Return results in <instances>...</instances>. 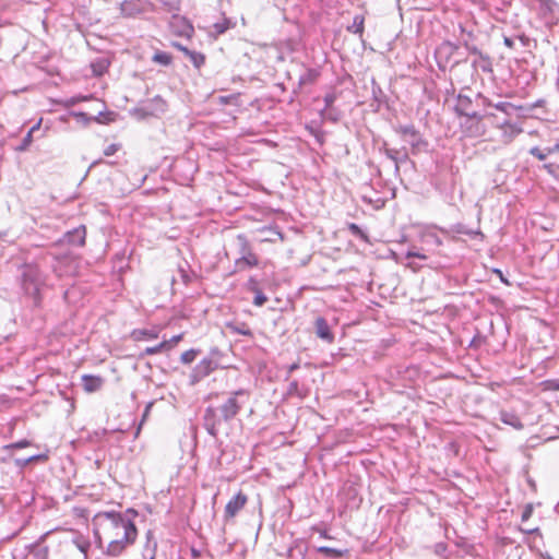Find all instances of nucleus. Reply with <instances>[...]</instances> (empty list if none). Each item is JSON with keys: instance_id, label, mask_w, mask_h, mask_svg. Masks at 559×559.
Returning <instances> with one entry per match:
<instances>
[{"instance_id": "31", "label": "nucleus", "mask_w": 559, "mask_h": 559, "mask_svg": "<svg viewBox=\"0 0 559 559\" xmlns=\"http://www.w3.org/2000/svg\"><path fill=\"white\" fill-rule=\"evenodd\" d=\"M185 56L189 58V60L192 62V64L195 68H200L205 62V57L203 53L193 51V50H185Z\"/></svg>"}, {"instance_id": "37", "label": "nucleus", "mask_w": 559, "mask_h": 559, "mask_svg": "<svg viewBox=\"0 0 559 559\" xmlns=\"http://www.w3.org/2000/svg\"><path fill=\"white\" fill-rule=\"evenodd\" d=\"M200 354V349H194V348H191L189 350H186L181 354L180 356V361L183 364V365H189L191 364L195 358L197 356Z\"/></svg>"}, {"instance_id": "61", "label": "nucleus", "mask_w": 559, "mask_h": 559, "mask_svg": "<svg viewBox=\"0 0 559 559\" xmlns=\"http://www.w3.org/2000/svg\"><path fill=\"white\" fill-rule=\"evenodd\" d=\"M408 266H411L413 270H417V269H418V267H417L415 264H413V263H409V264H408Z\"/></svg>"}, {"instance_id": "48", "label": "nucleus", "mask_w": 559, "mask_h": 559, "mask_svg": "<svg viewBox=\"0 0 559 559\" xmlns=\"http://www.w3.org/2000/svg\"><path fill=\"white\" fill-rule=\"evenodd\" d=\"M464 46L472 55H476L477 57H480V55H483V52L474 45H468L467 43H465Z\"/></svg>"}, {"instance_id": "29", "label": "nucleus", "mask_w": 559, "mask_h": 559, "mask_svg": "<svg viewBox=\"0 0 559 559\" xmlns=\"http://www.w3.org/2000/svg\"><path fill=\"white\" fill-rule=\"evenodd\" d=\"M121 13L128 16L134 15L141 12L139 3L136 1H123L120 5Z\"/></svg>"}, {"instance_id": "63", "label": "nucleus", "mask_w": 559, "mask_h": 559, "mask_svg": "<svg viewBox=\"0 0 559 559\" xmlns=\"http://www.w3.org/2000/svg\"><path fill=\"white\" fill-rule=\"evenodd\" d=\"M407 159V154H404L403 160Z\"/></svg>"}, {"instance_id": "13", "label": "nucleus", "mask_w": 559, "mask_h": 559, "mask_svg": "<svg viewBox=\"0 0 559 559\" xmlns=\"http://www.w3.org/2000/svg\"><path fill=\"white\" fill-rule=\"evenodd\" d=\"M167 104L160 96H155L143 104L141 110L145 116H157L166 111Z\"/></svg>"}, {"instance_id": "47", "label": "nucleus", "mask_w": 559, "mask_h": 559, "mask_svg": "<svg viewBox=\"0 0 559 559\" xmlns=\"http://www.w3.org/2000/svg\"><path fill=\"white\" fill-rule=\"evenodd\" d=\"M532 514H533V507H532V504H527L522 512V516H521L522 521L523 522L527 521L532 516Z\"/></svg>"}, {"instance_id": "45", "label": "nucleus", "mask_w": 559, "mask_h": 559, "mask_svg": "<svg viewBox=\"0 0 559 559\" xmlns=\"http://www.w3.org/2000/svg\"><path fill=\"white\" fill-rule=\"evenodd\" d=\"M120 148V146L118 144H110L108 145L105 150H104V155L105 156H111L114 154H116L118 152V150Z\"/></svg>"}, {"instance_id": "64", "label": "nucleus", "mask_w": 559, "mask_h": 559, "mask_svg": "<svg viewBox=\"0 0 559 559\" xmlns=\"http://www.w3.org/2000/svg\"><path fill=\"white\" fill-rule=\"evenodd\" d=\"M13 559H16L15 557H13Z\"/></svg>"}, {"instance_id": "39", "label": "nucleus", "mask_w": 559, "mask_h": 559, "mask_svg": "<svg viewBox=\"0 0 559 559\" xmlns=\"http://www.w3.org/2000/svg\"><path fill=\"white\" fill-rule=\"evenodd\" d=\"M231 26V22L228 19H224L222 22H217L213 25L216 34L221 35L229 29Z\"/></svg>"}, {"instance_id": "15", "label": "nucleus", "mask_w": 559, "mask_h": 559, "mask_svg": "<svg viewBox=\"0 0 559 559\" xmlns=\"http://www.w3.org/2000/svg\"><path fill=\"white\" fill-rule=\"evenodd\" d=\"M86 229L81 225L64 235V240L70 246L82 247L85 243Z\"/></svg>"}, {"instance_id": "26", "label": "nucleus", "mask_w": 559, "mask_h": 559, "mask_svg": "<svg viewBox=\"0 0 559 559\" xmlns=\"http://www.w3.org/2000/svg\"><path fill=\"white\" fill-rule=\"evenodd\" d=\"M131 336L134 341L155 340L158 337V333L155 330L135 329Z\"/></svg>"}, {"instance_id": "32", "label": "nucleus", "mask_w": 559, "mask_h": 559, "mask_svg": "<svg viewBox=\"0 0 559 559\" xmlns=\"http://www.w3.org/2000/svg\"><path fill=\"white\" fill-rule=\"evenodd\" d=\"M152 60L155 62V63H158V64H162V66H169L171 63V56L168 53V52H165V51H156L153 57H152Z\"/></svg>"}, {"instance_id": "54", "label": "nucleus", "mask_w": 559, "mask_h": 559, "mask_svg": "<svg viewBox=\"0 0 559 559\" xmlns=\"http://www.w3.org/2000/svg\"><path fill=\"white\" fill-rule=\"evenodd\" d=\"M153 406V402H150L145 409H144V413H143V419L148 415L150 411H151V407Z\"/></svg>"}, {"instance_id": "5", "label": "nucleus", "mask_w": 559, "mask_h": 559, "mask_svg": "<svg viewBox=\"0 0 559 559\" xmlns=\"http://www.w3.org/2000/svg\"><path fill=\"white\" fill-rule=\"evenodd\" d=\"M394 131L409 144L411 153L414 155L425 151L428 146V142L423 138L421 133L414 124H400L394 127Z\"/></svg>"}, {"instance_id": "17", "label": "nucleus", "mask_w": 559, "mask_h": 559, "mask_svg": "<svg viewBox=\"0 0 559 559\" xmlns=\"http://www.w3.org/2000/svg\"><path fill=\"white\" fill-rule=\"evenodd\" d=\"M104 384V380L99 376L93 374H83L82 376V385L84 391L88 393L96 392L102 389Z\"/></svg>"}, {"instance_id": "16", "label": "nucleus", "mask_w": 559, "mask_h": 559, "mask_svg": "<svg viewBox=\"0 0 559 559\" xmlns=\"http://www.w3.org/2000/svg\"><path fill=\"white\" fill-rule=\"evenodd\" d=\"M440 231L445 235L449 234V231H452V233L460 234V235H467L472 238H475V237H479L480 239L484 238V234L480 231V229H471L462 223L452 225L449 230L445 228H440Z\"/></svg>"}, {"instance_id": "55", "label": "nucleus", "mask_w": 559, "mask_h": 559, "mask_svg": "<svg viewBox=\"0 0 559 559\" xmlns=\"http://www.w3.org/2000/svg\"><path fill=\"white\" fill-rule=\"evenodd\" d=\"M180 273H181L182 281H183L185 283H188V282H189V276H188V274H187L183 270H180Z\"/></svg>"}, {"instance_id": "34", "label": "nucleus", "mask_w": 559, "mask_h": 559, "mask_svg": "<svg viewBox=\"0 0 559 559\" xmlns=\"http://www.w3.org/2000/svg\"><path fill=\"white\" fill-rule=\"evenodd\" d=\"M423 240L425 243L435 246V247H440L443 243L442 239L433 231L425 233L423 236Z\"/></svg>"}, {"instance_id": "25", "label": "nucleus", "mask_w": 559, "mask_h": 559, "mask_svg": "<svg viewBox=\"0 0 559 559\" xmlns=\"http://www.w3.org/2000/svg\"><path fill=\"white\" fill-rule=\"evenodd\" d=\"M110 61L107 58H97L91 63L92 72L96 76L103 75L109 68Z\"/></svg>"}, {"instance_id": "28", "label": "nucleus", "mask_w": 559, "mask_h": 559, "mask_svg": "<svg viewBox=\"0 0 559 559\" xmlns=\"http://www.w3.org/2000/svg\"><path fill=\"white\" fill-rule=\"evenodd\" d=\"M317 551L332 559L342 558L347 552V550L336 549L328 546H320L317 548Z\"/></svg>"}, {"instance_id": "43", "label": "nucleus", "mask_w": 559, "mask_h": 559, "mask_svg": "<svg viewBox=\"0 0 559 559\" xmlns=\"http://www.w3.org/2000/svg\"><path fill=\"white\" fill-rule=\"evenodd\" d=\"M405 258L406 259L417 258V259H420V260H427L428 259V257L425 253H423L421 251H419V250H408L405 253Z\"/></svg>"}, {"instance_id": "59", "label": "nucleus", "mask_w": 559, "mask_h": 559, "mask_svg": "<svg viewBox=\"0 0 559 559\" xmlns=\"http://www.w3.org/2000/svg\"><path fill=\"white\" fill-rule=\"evenodd\" d=\"M495 272H496L497 274H499V276H500V278H501V281H502L503 283L509 284V282L504 278V276L502 275V272H501L500 270H495Z\"/></svg>"}, {"instance_id": "22", "label": "nucleus", "mask_w": 559, "mask_h": 559, "mask_svg": "<svg viewBox=\"0 0 559 559\" xmlns=\"http://www.w3.org/2000/svg\"><path fill=\"white\" fill-rule=\"evenodd\" d=\"M371 94L373 102L377 104L378 110L381 105L386 103V95L374 79L371 81Z\"/></svg>"}, {"instance_id": "50", "label": "nucleus", "mask_w": 559, "mask_h": 559, "mask_svg": "<svg viewBox=\"0 0 559 559\" xmlns=\"http://www.w3.org/2000/svg\"><path fill=\"white\" fill-rule=\"evenodd\" d=\"M503 43L509 48H513L514 47V40L511 37L504 36Z\"/></svg>"}, {"instance_id": "49", "label": "nucleus", "mask_w": 559, "mask_h": 559, "mask_svg": "<svg viewBox=\"0 0 559 559\" xmlns=\"http://www.w3.org/2000/svg\"><path fill=\"white\" fill-rule=\"evenodd\" d=\"M41 457H44V456L43 455H32V456L23 460L22 465H26L27 463L34 462L36 460H40Z\"/></svg>"}, {"instance_id": "44", "label": "nucleus", "mask_w": 559, "mask_h": 559, "mask_svg": "<svg viewBox=\"0 0 559 559\" xmlns=\"http://www.w3.org/2000/svg\"><path fill=\"white\" fill-rule=\"evenodd\" d=\"M183 337V334L180 333L178 335H174L170 340L163 341L162 343H167L166 350L173 348L176 344H178Z\"/></svg>"}, {"instance_id": "58", "label": "nucleus", "mask_w": 559, "mask_h": 559, "mask_svg": "<svg viewBox=\"0 0 559 559\" xmlns=\"http://www.w3.org/2000/svg\"><path fill=\"white\" fill-rule=\"evenodd\" d=\"M177 49L182 51L185 53V50H189L187 47L182 46L181 44H175L174 45Z\"/></svg>"}, {"instance_id": "40", "label": "nucleus", "mask_w": 559, "mask_h": 559, "mask_svg": "<svg viewBox=\"0 0 559 559\" xmlns=\"http://www.w3.org/2000/svg\"><path fill=\"white\" fill-rule=\"evenodd\" d=\"M337 95L334 92L325 94L323 100H324V108L322 109L321 114H324V111H328L332 108V105L336 100Z\"/></svg>"}, {"instance_id": "11", "label": "nucleus", "mask_w": 559, "mask_h": 559, "mask_svg": "<svg viewBox=\"0 0 559 559\" xmlns=\"http://www.w3.org/2000/svg\"><path fill=\"white\" fill-rule=\"evenodd\" d=\"M477 98L481 99L484 106L490 107L497 111H500L506 116H511L515 111L522 109V106H515L509 102H499L497 104H492L491 100H489L487 97L483 96L481 94H478Z\"/></svg>"}, {"instance_id": "19", "label": "nucleus", "mask_w": 559, "mask_h": 559, "mask_svg": "<svg viewBox=\"0 0 559 559\" xmlns=\"http://www.w3.org/2000/svg\"><path fill=\"white\" fill-rule=\"evenodd\" d=\"M484 119H466L464 122L465 131L469 136H481L485 134Z\"/></svg>"}, {"instance_id": "1", "label": "nucleus", "mask_w": 559, "mask_h": 559, "mask_svg": "<svg viewBox=\"0 0 559 559\" xmlns=\"http://www.w3.org/2000/svg\"><path fill=\"white\" fill-rule=\"evenodd\" d=\"M138 515L134 509L126 512L105 511L96 514L99 522L105 521V533L109 539L105 554L110 557L121 556L138 537V530L133 519Z\"/></svg>"}, {"instance_id": "23", "label": "nucleus", "mask_w": 559, "mask_h": 559, "mask_svg": "<svg viewBox=\"0 0 559 559\" xmlns=\"http://www.w3.org/2000/svg\"><path fill=\"white\" fill-rule=\"evenodd\" d=\"M248 285H249V289L255 294L254 299H253V305L257 307L263 306L267 301V297L258 287L257 281L253 278H250L248 282Z\"/></svg>"}, {"instance_id": "20", "label": "nucleus", "mask_w": 559, "mask_h": 559, "mask_svg": "<svg viewBox=\"0 0 559 559\" xmlns=\"http://www.w3.org/2000/svg\"><path fill=\"white\" fill-rule=\"evenodd\" d=\"M557 153H559V143H556L551 146H547L544 148L534 146L530 150V154L539 160H545L549 155L557 154Z\"/></svg>"}, {"instance_id": "24", "label": "nucleus", "mask_w": 559, "mask_h": 559, "mask_svg": "<svg viewBox=\"0 0 559 559\" xmlns=\"http://www.w3.org/2000/svg\"><path fill=\"white\" fill-rule=\"evenodd\" d=\"M320 75V72L317 69H307L304 74L300 75L298 85L299 87L305 85L313 84Z\"/></svg>"}, {"instance_id": "6", "label": "nucleus", "mask_w": 559, "mask_h": 559, "mask_svg": "<svg viewBox=\"0 0 559 559\" xmlns=\"http://www.w3.org/2000/svg\"><path fill=\"white\" fill-rule=\"evenodd\" d=\"M472 99L467 95L459 94L456 97V104L454 106V111L460 117H465L466 119H485V118H496V112L491 110H487L484 114L472 111Z\"/></svg>"}, {"instance_id": "21", "label": "nucleus", "mask_w": 559, "mask_h": 559, "mask_svg": "<svg viewBox=\"0 0 559 559\" xmlns=\"http://www.w3.org/2000/svg\"><path fill=\"white\" fill-rule=\"evenodd\" d=\"M491 120V123L497 127V128H510L512 133L514 134H519L522 132V129L516 127L514 123L511 122L510 120V116H503V117H499L497 114H496V118H489Z\"/></svg>"}, {"instance_id": "10", "label": "nucleus", "mask_w": 559, "mask_h": 559, "mask_svg": "<svg viewBox=\"0 0 559 559\" xmlns=\"http://www.w3.org/2000/svg\"><path fill=\"white\" fill-rule=\"evenodd\" d=\"M217 367V364L212 358H203L200 360L192 371V380L193 382L199 381L205 377H207L211 372H213Z\"/></svg>"}, {"instance_id": "62", "label": "nucleus", "mask_w": 559, "mask_h": 559, "mask_svg": "<svg viewBox=\"0 0 559 559\" xmlns=\"http://www.w3.org/2000/svg\"><path fill=\"white\" fill-rule=\"evenodd\" d=\"M555 511H556L557 513H559V502L556 504V507H555Z\"/></svg>"}, {"instance_id": "4", "label": "nucleus", "mask_w": 559, "mask_h": 559, "mask_svg": "<svg viewBox=\"0 0 559 559\" xmlns=\"http://www.w3.org/2000/svg\"><path fill=\"white\" fill-rule=\"evenodd\" d=\"M250 392L246 389H239L228 394L227 399L218 406L225 423L233 420L241 411L245 404L248 403Z\"/></svg>"}, {"instance_id": "60", "label": "nucleus", "mask_w": 559, "mask_h": 559, "mask_svg": "<svg viewBox=\"0 0 559 559\" xmlns=\"http://www.w3.org/2000/svg\"><path fill=\"white\" fill-rule=\"evenodd\" d=\"M544 167H545V168H547L549 173H551V171H552V170H551V168H552V164L545 165Z\"/></svg>"}, {"instance_id": "57", "label": "nucleus", "mask_w": 559, "mask_h": 559, "mask_svg": "<svg viewBox=\"0 0 559 559\" xmlns=\"http://www.w3.org/2000/svg\"><path fill=\"white\" fill-rule=\"evenodd\" d=\"M519 39L522 41L523 46H526L528 43V38L524 35L519 36Z\"/></svg>"}, {"instance_id": "51", "label": "nucleus", "mask_w": 559, "mask_h": 559, "mask_svg": "<svg viewBox=\"0 0 559 559\" xmlns=\"http://www.w3.org/2000/svg\"><path fill=\"white\" fill-rule=\"evenodd\" d=\"M323 115H326V118L332 120L333 122L337 121V117L332 114V108L328 111H324Z\"/></svg>"}, {"instance_id": "41", "label": "nucleus", "mask_w": 559, "mask_h": 559, "mask_svg": "<svg viewBox=\"0 0 559 559\" xmlns=\"http://www.w3.org/2000/svg\"><path fill=\"white\" fill-rule=\"evenodd\" d=\"M384 154L385 156L391 159L394 165H395V170L397 171L399 170V162H400V158H399V151L394 150V148H384Z\"/></svg>"}, {"instance_id": "30", "label": "nucleus", "mask_w": 559, "mask_h": 559, "mask_svg": "<svg viewBox=\"0 0 559 559\" xmlns=\"http://www.w3.org/2000/svg\"><path fill=\"white\" fill-rule=\"evenodd\" d=\"M364 23H365L364 15L357 14L354 16L353 23L349 26H347V31L353 34L361 35L364 33Z\"/></svg>"}, {"instance_id": "52", "label": "nucleus", "mask_w": 559, "mask_h": 559, "mask_svg": "<svg viewBox=\"0 0 559 559\" xmlns=\"http://www.w3.org/2000/svg\"><path fill=\"white\" fill-rule=\"evenodd\" d=\"M299 368V362H294L292 365L288 366V373H292L294 372L295 370H297Z\"/></svg>"}, {"instance_id": "9", "label": "nucleus", "mask_w": 559, "mask_h": 559, "mask_svg": "<svg viewBox=\"0 0 559 559\" xmlns=\"http://www.w3.org/2000/svg\"><path fill=\"white\" fill-rule=\"evenodd\" d=\"M247 501L248 497L242 491H239L237 495H235L225 507V521L235 518L237 513L245 508Z\"/></svg>"}, {"instance_id": "12", "label": "nucleus", "mask_w": 559, "mask_h": 559, "mask_svg": "<svg viewBox=\"0 0 559 559\" xmlns=\"http://www.w3.org/2000/svg\"><path fill=\"white\" fill-rule=\"evenodd\" d=\"M314 333L316 335L328 344H332L334 342V334L331 331V326L328 321L323 317H318L314 321Z\"/></svg>"}, {"instance_id": "27", "label": "nucleus", "mask_w": 559, "mask_h": 559, "mask_svg": "<svg viewBox=\"0 0 559 559\" xmlns=\"http://www.w3.org/2000/svg\"><path fill=\"white\" fill-rule=\"evenodd\" d=\"M473 66L479 68L483 72H492V62L488 55H480V57L473 61Z\"/></svg>"}, {"instance_id": "14", "label": "nucleus", "mask_w": 559, "mask_h": 559, "mask_svg": "<svg viewBox=\"0 0 559 559\" xmlns=\"http://www.w3.org/2000/svg\"><path fill=\"white\" fill-rule=\"evenodd\" d=\"M157 551V540L153 531L148 530L145 534V543L142 547V559H155Z\"/></svg>"}, {"instance_id": "46", "label": "nucleus", "mask_w": 559, "mask_h": 559, "mask_svg": "<svg viewBox=\"0 0 559 559\" xmlns=\"http://www.w3.org/2000/svg\"><path fill=\"white\" fill-rule=\"evenodd\" d=\"M28 445H31V442L28 440L24 439V440L11 443L10 445H8V448L9 449H22V448H26Z\"/></svg>"}, {"instance_id": "36", "label": "nucleus", "mask_w": 559, "mask_h": 559, "mask_svg": "<svg viewBox=\"0 0 559 559\" xmlns=\"http://www.w3.org/2000/svg\"><path fill=\"white\" fill-rule=\"evenodd\" d=\"M347 229L349 230V233L353 236H355V237H357V238H359V239H361V240H364L366 242L368 241L367 234L357 224L348 223L347 224Z\"/></svg>"}, {"instance_id": "42", "label": "nucleus", "mask_w": 559, "mask_h": 559, "mask_svg": "<svg viewBox=\"0 0 559 559\" xmlns=\"http://www.w3.org/2000/svg\"><path fill=\"white\" fill-rule=\"evenodd\" d=\"M287 393L288 395H296L300 397L302 396L300 392L299 382L297 380H293L292 382H289Z\"/></svg>"}, {"instance_id": "8", "label": "nucleus", "mask_w": 559, "mask_h": 559, "mask_svg": "<svg viewBox=\"0 0 559 559\" xmlns=\"http://www.w3.org/2000/svg\"><path fill=\"white\" fill-rule=\"evenodd\" d=\"M238 239L241 241V257L236 260V266L239 270L257 266L259 263V259L251 251L247 239L243 236H238Z\"/></svg>"}, {"instance_id": "53", "label": "nucleus", "mask_w": 559, "mask_h": 559, "mask_svg": "<svg viewBox=\"0 0 559 559\" xmlns=\"http://www.w3.org/2000/svg\"><path fill=\"white\" fill-rule=\"evenodd\" d=\"M521 532L525 533V534H534V533H537L538 532V528L535 527V528H527V530H524L522 527L519 528Z\"/></svg>"}, {"instance_id": "3", "label": "nucleus", "mask_w": 559, "mask_h": 559, "mask_svg": "<svg viewBox=\"0 0 559 559\" xmlns=\"http://www.w3.org/2000/svg\"><path fill=\"white\" fill-rule=\"evenodd\" d=\"M21 287L25 295L34 300L35 306L41 301L40 290L45 285V275L36 263H24L20 269Z\"/></svg>"}, {"instance_id": "7", "label": "nucleus", "mask_w": 559, "mask_h": 559, "mask_svg": "<svg viewBox=\"0 0 559 559\" xmlns=\"http://www.w3.org/2000/svg\"><path fill=\"white\" fill-rule=\"evenodd\" d=\"M225 423L219 407L207 406L203 414V427L214 438L218 436L221 425Z\"/></svg>"}, {"instance_id": "2", "label": "nucleus", "mask_w": 559, "mask_h": 559, "mask_svg": "<svg viewBox=\"0 0 559 559\" xmlns=\"http://www.w3.org/2000/svg\"><path fill=\"white\" fill-rule=\"evenodd\" d=\"M49 533L41 535L34 544L27 546L32 559H48V547L43 542ZM91 544L83 536L66 537L58 542L51 559H86Z\"/></svg>"}, {"instance_id": "56", "label": "nucleus", "mask_w": 559, "mask_h": 559, "mask_svg": "<svg viewBox=\"0 0 559 559\" xmlns=\"http://www.w3.org/2000/svg\"><path fill=\"white\" fill-rule=\"evenodd\" d=\"M550 388L554 390H559V382L558 381H549Z\"/></svg>"}, {"instance_id": "38", "label": "nucleus", "mask_w": 559, "mask_h": 559, "mask_svg": "<svg viewBox=\"0 0 559 559\" xmlns=\"http://www.w3.org/2000/svg\"><path fill=\"white\" fill-rule=\"evenodd\" d=\"M166 347H167V343L160 342L159 344H157L155 346L146 347L141 356L144 357V356H151V355L158 354L163 350H166Z\"/></svg>"}, {"instance_id": "18", "label": "nucleus", "mask_w": 559, "mask_h": 559, "mask_svg": "<svg viewBox=\"0 0 559 559\" xmlns=\"http://www.w3.org/2000/svg\"><path fill=\"white\" fill-rule=\"evenodd\" d=\"M499 419L503 424H506L508 426H511L512 428H514L516 430H522L523 427H524V425L521 421L520 417L514 412L501 409L499 412Z\"/></svg>"}, {"instance_id": "35", "label": "nucleus", "mask_w": 559, "mask_h": 559, "mask_svg": "<svg viewBox=\"0 0 559 559\" xmlns=\"http://www.w3.org/2000/svg\"><path fill=\"white\" fill-rule=\"evenodd\" d=\"M39 130V123L35 124L34 127H32L28 132L26 133V135L24 136V139L22 140V143L21 145L19 146V150L20 151H25L27 150V147L31 145L32 141H33V133L35 131H38Z\"/></svg>"}, {"instance_id": "33", "label": "nucleus", "mask_w": 559, "mask_h": 559, "mask_svg": "<svg viewBox=\"0 0 559 559\" xmlns=\"http://www.w3.org/2000/svg\"><path fill=\"white\" fill-rule=\"evenodd\" d=\"M228 328L233 333L245 336H252V331L246 323L228 324Z\"/></svg>"}]
</instances>
